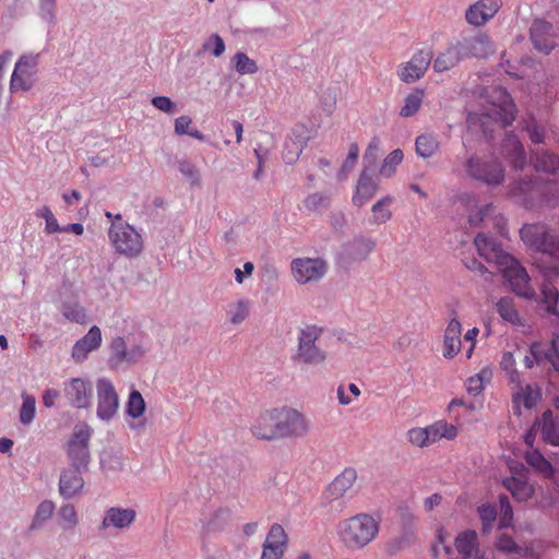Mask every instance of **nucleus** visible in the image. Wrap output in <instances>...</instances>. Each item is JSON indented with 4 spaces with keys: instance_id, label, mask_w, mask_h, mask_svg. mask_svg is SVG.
Returning <instances> with one entry per match:
<instances>
[{
    "instance_id": "nucleus-1",
    "label": "nucleus",
    "mask_w": 559,
    "mask_h": 559,
    "mask_svg": "<svg viewBox=\"0 0 559 559\" xmlns=\"http://www.w3.org/2000/svg\"><path fill=\"white\" fill-rule=\"evenodd\" d=\"M474 243L480 257L499 267L516 295L526 299H531L535 295L530 285L526 270L513 255L506 252L495 238L480 233L475 237Z\"/></svg>"
},
{
    "instance_id": "nucleus-61",
    "label": "nucleus",
    "mask_w": 559,
    "mask_h": 559,
    "mask_svg": "<svg viewBox=\"0 0 559 559\" xmlns=\"http://www.w3.org/2000/svg\"><path fill=\"white\" fill-rule=\"evenodd\" d=\"M528 138L534 144H540L545 139V130L535 120L531 121L526 126Z\"/></svg>"
},
{
    "instance_id": "nucleus-32",
    "label": "nucleus",
    "mask_w": 559,
    "mask_h": 559,
    "mask_svg": "<svg viewBox=\"0 0 559 559\" xmlns=\"http://www.w3.org/2000/svg\"><path fill=\"white\" fill-rule=\"evenodd\" d=\"M540 432L544 441L551 445L559 444V423L552 417L551 411H546L543 414L540 423Z\"/></svg>"
},
{
    "instance_id": "nucleus-19",
    "label": "nucleus",
    "mask_w": 559,
    "mask_h": 559,
    "mask_svg": "<svg viewBox=\"0 0 559 559\" xmlns=\"http://www.w3.org/2000/svg\"><path fill=\"white\" fill-rule=\"evenodd\" d=\"M87 469L70 466L60 473L59 493L63 499L70 500L79 496L84 488L85 481L82 474Z\"/></svg>"
},
{
    "instance_id": "nucleus-6",
    "label": "nucleus",
    "mask_w": 559,
    "mask_h": 559,
    "mask_svg": "<svg viewBox=\"0 0 559 559\" xmlns=\"http://www.w3.org/2000/svg\"><path fill=\"white\" fill-rule=\"evenodd\" d=\"M108 237L116 251L120 254L135 258L142 252V236L133 226L126 222H111Z\"/></svg>"
},
{
    "instance_id": "nucleus-10",
    "label": "nucleus",
    "mask_w": 559,
    "mask_h": 559,
    "mask_svg": "<svg viewBox=\"0 0 559 559\" xmlns=\"http://www.w3.org/2000/svg\"><path fill=\"white\" fill-rule=\"evenodd\" d=\"M321 333L322 329L316 325H308L300 330L298 334V348L294 356L296 362L317 366L325 360V352L316 345Z\"/></svg>"
},
{
    "instance_id": "nucleus-50",
    "label": "nucleus",
    "mask_w": 559,
    "mask_h": 559,
    "mask_svg": "<svg viewBox=\"0 0 559 559\" xmlns=\"http://www.w3.org/2000/svg\"><path fill=\"white\" fill-rule=\"evenodd\" d=\"M235 69L240 74H253L258 71L255 61L250 59L245 52H237L233 59Z\"/></svg>"
},
{
    "instance_id": "nucleus-13",
    "label": "nucleus",
    "mask_w": 559,
    "mask_h": 559,
    "mask_svg": "<svg viewBox=\"0 0 559 559\" xmlns=\"http://www.w3.org/2000/svg\"><path fill=\"white\" fill-rule=\"evenodd\" d=\"M292 273L299 284L320 281L328 271L321 258H297L292 261Z\"/></svg>"
},
{
    "instance_id": "nucleus-34",
    "label": "nucleus",
    "mask_w": 559,
    "mask_h": 559,
    "mask_svg": "<svg viewBox=\"0 0 559 559\" xmlns=\"http://www.w3.org/2000/svg\"><path fill=\"white\" fill-rule=\"evenodd\" d=\"M503 486L518 501L528 500L534 492L533 487L527 481L516 477L506 478L503 480Z\"/></svg>"
},
{
    "instance_id": "nucleus-37",
    "label": "nucleus",
    "mask_w": 559,
    "mask_h": 559,
    "mask_svg": "<svg viewBox=\"0 0 559 559\" xmlns=\"http://www.w3.org/2000/svg\"><path fill=\"white\" fill-rule=\"evenodd\" d=\"M528 353L534 358L537 366H542L546 362L552 366V361L557 359L552 349V342H550V346L542 342H534L531 344Z\"/></svg>"
},
{
    "instance_id": "nucleus-16",
    "label": "nucleus",
    "mask_w": 559,
    "mask_h": 559,
    "mask_svg": "<svg viewBox=\"0 0 559 559\" xmlns=\"http://www.w3.org/2000/svg\"><path fill=\"white\" fill-rule=\"evenodd\" d=\"M432 60L430 50H418L409 61L402 63L399 68V76L405 83L418 81L428 70Z\"/></svg>"
},
{
    "instance_id": "nucleus-56",
    "label": "nucleus",
    "mask_w": 559,
    "mask_h": 559,
    "mask_svg": "<svg viewBox=\"0 0 559 559\" xmlns=\"http://www.w3.org/2000/svg\"><path fill=\"white\" fill-rule=\"evenodd\" d=\"M203 50L211 51L213 53V56L219 57L225 51V43L219 35L213 34L203 44Z\"/></svg>"
},
{
    "instance_id": "nucleus-53",
    "label": "nucleus",
    "mask_w": 559,
    "mask_h": 559,
    "mask_svg": "<svg viewBox=\"0 0 559 559\" xmlns=\"http://www.w3.org/2000/svg\"><path fill=\"white\" fill-rule=\"evenodd\" d=\"M176 165L178 170L190 181L191 186L199 185L200 173L192 163L188 159H178Z\"/></svg>"
},
{
    "instance_id": "nucleus-9",
    "label": "nucleus",
    "mask_w": 559,
    "mask_h": 559,
    "mask_svg": "<svg viewBox=\"0 0 559 559\" xmlns=\"http://www.w3.org/2000/svg\"><path fill=\"white\" fill-rule=\"evenodd\" d=\"M93 429L86 423H79L74 426L73 433L67 443V455L71 466L88 468L91 462L90 440Z\"/></svg>"
},
{
    "instance_id": "nucleus-23",
    "label": "nucleus",
    "mask_w": 559,
    "mask_h": 559,
    "mask_svg": "<svg viewBox=\"0 0 559 559\" xmlns=\"http://www.w3.org/2000/svg\"><path fill=\"white\" fill-rule=\"evenodd\" d=\"M501 152L510 160L515 170H522L526 164V155L519 138L512 133H506L502 141Z\"/></svg>"
},
{
    "instance_id": "nucleus-27",
    "label": "nucleus",
    "mask_w": 559,
    "mask_h": 559,
    "mask_svg": "<svg viewBox=\"0 0 559 559\" xmlns=\"http://www.w3.org/2000/svg\"><path fill=\"white\" fill-rule=\"evenodd\" d=\"M461 333H462V325L460 321L456 318H453L444 332V350L443 356L445 358H452L454 357L459 352L461 347Z\"/></svg>"
},
{
    "instance_id": "nucleus-62",
    "label": "nucleus",
    "mask_w": 559,
    "mask_h": 559,
    "mask_svg": "<svg viewBox=\"0 0 559 559\" xmlns=\"http://www.w3.org/2000/svg\"><path fill=\"white\" fill-rule=\"evenodd\" d=\"M152 105L160 111L173 114L176 110L175 103L167 96H155L152 98Z\"/></svg>"
},
{
    "instance_id": "nucleus-31",
    "label": "nucleus",
    "mask_w": 559,
    "mask_h": 559,
    "mask_svg": "<svg viewBox=\"0 0 559 559\" xmlns=\"http://www.w3.org/2000/svg\"><path fill=\"white\" fill-rule=\"evenodd\" d=\"M440 150V141L435 133H423L415 140V152L421 158H429Z\"/></svg>"
},
{
    "instance_id": "nucleus-21",
    "label": "nucleus",
    "mask_w": 559,
    "mask_h": 559,
    "mask_svg": "<svg viewBox=\"0 0 559 559\" xmlns=\"http://www.w3.org/2000/svg\"><path fill=\"white\" fill-rule=\"evenodd\" d=\"M552 25L544 20H535L531 26L530 35L534 48L548 55L555 47L551 37Z\"/></svg>"
},
{
    "instance_id": "nucleus-12",
    "label": "nucleus",
    "mask_w": 559,
    "mask_h": 559,
    "mask_svg": "<svg viewBox=\"0 0 559 559\" xmlns=\"http://www.w3.org/2000/svg\"><path fill=\"white\" fill-rule=\"evenodd\" d=\"M97 417L109 421L118 412L119 397L110 380L100 378L96 382Z\"/></svg>"
},
{
    "instance_id": "nucleus-48",
    "label": "nucleus",
    "mask_w": 559,
    "mask_h": 559,
    "mask_svg": "<svg viewBox=\"0 0 559 559\" xmlns=\"http://www.w3.org/2000/svg\"><path fill=\"white\" fill-rule=\"evenodd\" d=\"M57 0H38V15L50 27L57 23Z\"/></svg>"
},
{
    "instance_id": "nucleus-43",
    "label": "nucleus",
    "mask_w": 559,
    "mask_h": 559,
    "mask_svg": "<svg viewBox=\"0 0 559 559\" xmlns=\"http://www.w3.org/2000/svg\"><path fill=\"white\" fill-rule=\"evenodd\" d=\"M287 542L288 537L285 533V530L282 525L275 523L271 526L263 545L284 550Z\"/></svg>"
},
{
    "instance_id": "nucleus-3",
    "label": "nucleus",
    "mask_w": 559,
    "mask_h": 559,
    "mask_svg": "<svg viewBox=\"0 0 559 559\" xmlns=\"http://www.w3.org/2000/svg\"><path fill=\"white\" fill-rule=\"evenodd\" d=\"M252 432L259 439L265 440L299 437L307 432V425L299 412L294 408L282 407L261 414L252 428Z\"/></svg>"
},
{
    "instance_id": "nucleus-35",
    "label": "nucleus",
    "mask_w": 559,
    "mask_h": 559,
    "mask_svg": "<svg viewBox=\"0 0 559 559\" xmlns=\"http://www.w3.org/2000/svg\"><path fill=\"white\" fill-rule=\"evenodd\" d=\"M455 548L464 559L471 558L477 548L476 532L474 530L461 532L455 538Z\"/></svg>"
},
{
    "instance_id": "nucleus-38",
    "label": "nucleus",
    "mask_w": 559,
    "mask_h": 559,
    "mask_svg": "<svg viewBox=\"0 0 559 559\" xmlns=\"http://www.w3.org/2000/svg\"><path fill=\"white\" fill-rule=\"evenodd\" d=\"M496 309L499 316L504 320L512 324H520L521 319L519 312L516 311L513 299L510 297H502L496 304Z\"/></svg>"
},
{
    "instance_id": "nucleus-2",
    "label": "nucleus",
    "mask_w": 559,
    "mask_h": 559,
    "mask_svg": "<svg viewBox=\"0 0 559 559\" xmlns=\"http://www.w3.org/2000/svg\"><path fill=\"white\" fill-rule=\"evenodd\" d=\"M533 164L537 171L551 176L547 183L542 185L537 181L522 179L518 182V188L522 193H530L527 201L533 203L535 195L537 202L548 206H556L559 202V157L548 151H533Z\"/></svg>"
},
{
    "instance_id": "nucleus-28",
    "label": "nucleus",
    "mask_w": 559,
    "mask_h": 559,
    "mask_svg": "<svg viewBox=\"0 0 559 559\" xmlns=\"http://www.w3.org/2000/svg\"><path fill=\"white\" fill-rule=\"evenodd\" d=\"M540 397H542L540 390L538 388H534L531 384H527L525 388L522 389L521 392H518L513 395V399H512L513 413L515 415L520 416L521 415V407H520L521 403L523 404V406L526 409H531L534 406H536V404L538 403Z\"/></svg>"
},
{
    "instance_id": "nucleus-42",
    "label": "nucleus",
    "mask_w": 559,
    "mask_h": 559,
    "mask_svg": "<svg viewBox=\"0 0 559 559\" xmlns=\"http://www.w3.org/2000/svg\"><path fill=\"white\" fill-rule=\"evenodd\" d=\"M424 98V92L421 90H415L408 94L404 99V106L401 108L400 115L408 118L414 116L420 108Z\"/></svg>"
},
{
    "instance_id": "nucleus-49",
    "label": "nucleus",
    "mask_w": 559,
    "mask_h": 559,
    "mask_svg": "<svg viewBox=\"0 0 559 559\" xmlns=\"http://www.w3.org/2000/svg\"><path fill=\"white\" fill-rule=\"evenodd\" d=\"M55 504L45 500L40 502L36 509L35 515L33 518L32 524L29 526L31 530H36L40 527L53 513Z\"/></svg>"
},
{
    "instance_id": "nucleus-7",
    "label": "nucleus",
    "mask_w": 559,
    "mask_h": 559,
    "mask_svg": "<svg viewBox=\"0 0 559 559\" xmlns=\"http://www.w3.org/2000/svg\"><path fill=\"white\" fill-rule=\"evenodd\" d=\"M523 241L551 259L559 261V235L539 225H524L520 231Z\"/></svg>"
},
{
    "instance_id": "nucleus-29",
    "label": "nucleus",
    "mask_w": 559,
    "mask_h": 559,
    "mask_svg": "<svg viewBox=\"0 0 559 559\" xmlns=\"http://www.w3.org/2000/svg\"><path fill=\"white\" fill-rule=\"evenodd\" d=\"M414 542L415 530L413 520L409 518V521L404 524L401 534L386 543L385 549L390 555H395L400 550L411 546Z\"/></svg>"
},
{
    "instance_id": "nucleus-25",
    "label": "nucleus",
    "mask_w": 559,
    "mask_h": 559,
    "mask_svg": "<svg viewBox=\"0 0 559 559\" xmlns=\"http://www.w3.org/2000/svg\"><path fill=\"white\" fill-rule=\"evenodd\" d=\"M498 10V0H480L468 8L465 17L469 24L479 26L491 19Z\"/></svg>"
},
{
    "instance_id": "nucleus-58",
    "label": "nucleus",
    "mask_w": 559,
    "mask_h": 559,
    "mask_svg": "<svg viewBox=\"0 0 559 559\" xmlns=\"http://www.w3.org/2000/svg\"><path fill=\"white\" fill-rule=\"evenodd\" d=\"M59 515L66 523L63 528L73 527L78 524V514L73 504H63L59 510Z\"/></svg>"
},
{
    "instance_id": "nucleus-41",
    "label": "nucleus",
    "mask_w": 559,
    "mask_h": 559,
    "mask_svg": "<svg viewBox=\"0 0 559 559\" xmlns=\"http://www.w3.org/2000/svg\"><path fill=\"white\" fill-rule=\"evenodd\" d=\"M543 302L546 305L545 311L549 314L559 316L557 302L559 292L551 283H545L542 287Z\"/></svg>"
},
{
    "instance_id": "nucleus-20",
    "label": "nucleus",
    "mask_w": 559,
    "mask_h": 559,
    "mask_svg": "<svg viewBox=\"0 0 559 559\" xmlns=\"http://www.w3.org/2000/svg\"><path fill=\"white\" fill-rule=\"evenodd\" d=\"M135 516L136 513L133 509L111 507L105 511V515L99 528L104 531L111 527L117 530H124L135 521Z\"/></svg>"
},
{
    "instance_id": "nucleus-30",
    "label": "nucleus",
    "mask_w": 559,
    "mask_h": 559,
    "mask_svg": "<svg viewBox=\"0 0 559 559\" xmlns=\"http://www.w3.org/2000/svg\"><path fill=\"white\" fill-rule=\"evenodd\" d=\"M464 60L457 43L449 46L445 51L439 53L433 61V69L437 72H444L454 68Z\"/></svg>"
},
{
    "instance_id": "nucleus-26",
    "label": "nucleus",
    "mask_w": 559,
    "mask_h": 559,
    "mask_svg": "<svg viewBox=\"0 0 559 559\" xmlns=\"http://www.w3.org/2000/svg\"><path fill=\"white\" fill-rule=\"evenodd\" d=\"M378 182L368 174L367 170H364L360 174V177L357 182L356 191L353 195L354 205L360 207L365 205L377 192Z\"/></svg>"
},
{
    "instance_id": "nucleus-11",
    "label": "nucleus",
    "mask_w": 559,
    "mask_h": 559,
    "mask_svg": "<svg viewBox=\"0 0 559 559\" xmlns=\"http://www.w3.org/2000/svg\"><path fill=\"white\" fill-rule=\"evenodd\" d=\"M39 55H23L15 63L10 81L12 93L28 91L33 87L37 73Z\"/></svg>"
},
{
    "instance_id": "nucleus-39",
    "label": "nucleus",
    "mask_w": 559,
    "mask_h": 559,
    "mask_svg": "<svg viewBox=\"0 0 559 559\" xmlns=\"http://www.w3.org/2000/svg\"><path fill=\"white\" fill-rule=\"evenodd\" d=\"M477 513L481 522L483 533H490L498 515L496 506L489 502L483 503L477 508Z\"/></svg>"
},
{
    "instance_id": "nucleus-18",
    "label": "nucleus",
    "mask_w": 559,
    "mask_h": 559,
    "mask_svg": "<svg viewBox=\"0 0 559 559\" xmlns=\"http://www.w3.org/2000/svg\"><path fill=\"white\" fill-rule=\"evenodd\" d=\"M463 59L466 58H486L493 52V45L488 35L477 33L467 36L457 41Z\"/></svg>"
},
{
    "instance_id": "nucleus-52",
    "label": "nucleus",
    "mask_w": 559,
    "mask_h": 559,
    "mask_svg": "<svg viewBox=\"0 0 559 559\" xmlns=\"http://www.w3.org/2000/svg\"><path fill=\"white\" fill-rule=\"evenodd\" d=\"M250 301L240 299L235 305H231L228 312L230 314V322L239 324L246 320L249 314Z\"/></svg>"
},
{
    "instance_id": "nucleus-64",
    "label": "nucleus",
    "mask_w": 559,
    "mask_h": 559,
    "mask_svg": "<svg viewBox=\"0 0 559 559\" xmlns=\"http://www.w3.org/2000/svg\"><path fill=\"white\" fill-rule=\"evenodd\" d=\"M192 124V119L189 116H180L175 120V132L176 134L183 135L188 134Z\"/></svg>"
},
{
    "instance_id": "nucleus-24",
    "label": "nucleus",
    "mask_w": 559,
    "mask_h": 559,
    "mask_svg": "<svg viewBox=\"0 0 559 559\" xmlns=\"http://www.w3.org/2000/svg\"><path fill=\"white\" fill-rule=\"evenodd\" d=\"M357 479V472L353 467H346L325 490L326 499L333 501L338 500L353 487Z\"/></svg>"
},
{
    "instance_id": "nucleus-63",
    "label": "nucleus",
    "mask_w": 559,
    "mask_h": 559,
    "mask_svg": "<svg viewBox=\"0 0 559 559\" xmlns=\"http://www.w3.org/2000/svg\"><path fill=\"white\" fill-rule=\"evenodd\" d=\"M359 154V147L356 143H352L349 146V151L347 154L346 159L343 163V166L341 168V174H346L347 171H350L354 167V165L357 162Z\"/></svg>"
},
{
    "instance_id": "nucleus-51",
    "label": "nucleus",
    "mask_w": 559,
    "mask_h": 559,
    "mask_svg": "<svg viewBox=\"0 0 559 559\" xmlns=\"http://www.w3.org/2000/svg\"><path fill=\"white\" fill-rule=\"evenodd\" d=\"M304 204L309 212H320L330 205V198L323 193L314 192L306 198Z\"/></svg>"
},
{
    "instance_id": "nucleus-22",
    "label": "nucleus",
    "mask_w": 559,
    "mask_h": 559,
    "mask_svg": "<svg viewBox=\"0 0 559 559\" xmlns=\"http://www.w3.org/2000/svg\"><path fill=\"white\" fill-rule=\"evenodd\" d=\"M102 340L100 329L97 325H93L88 332L73 345L72 358L75 361L85 360L90 353L99 348Z\"/></svg>"
},
{
    "instance_id": "nucleus-36",
    "label": "nucleus",
    "mask_w": 559,
    "mask_h": 559,
    "mask_svg": "<svg viewBox=\"0 0 559 559\" xmlns=\"http://www.w3.org/2000/svg\"><path fill=\"white\" fill-rule=\"evenodd\" d=\"M60 310L71 322L83 324L86 321L85 309L75 299L62 300Z\"/></svg>"
},
{
    "instance_id": "nucleus-60",
    "label": "nucleus",
    "mask_w": 559,
    "mask_h": 559,
    "mask_svg": "<svg viewBox=\"0 0 559 559\" xmlns=\"http://www.w3.org/2000/svg\"><path fill=\"white\" fill-rule=\"evenodd\" d=\"M228 518H229V511L227 509L216 510L213 515V519L207 522L206 530L207 531H216V530L222 528V526L224 525V523H226Z\"/></svg>"
},
{
    "instance_id": "nucleus-15",
    "label": "nucleus",
    "mask_w": 559,
    "mask_h": 559,
    "mask_svg": "<svg viewBox=\"0 0 559 559\" xmlns=\"http://www.w3.org/2000/svg\"><path fill=\"white\" fill-rule=\"evenodd\" d=\"M374 248V242L367 237L358 236L342 246L338 253V263L349 267L356 262L365 260Z\"/></svg>"
},
{
    "instance_id": "nucleus-54",
    "label": "nucleus",
    "mask_w": 559,
    "mask_h": 559,
    "mask_svg": "<svg viewBox=\"0 0 559 559\" xmlns=\"http://www.w3.org/2000/svg\"><path fill=\"white\" fill-rule=\"evenodd\" d=\"M501 515L499 519V528L510 527L513 520V510L509 498L506 495L499 497Z\"/></svg>"
},
{
    "instance_id": "nucleus-47",
    "label": "nucleus",
    "mask_w": 559,
    "mask_h": 559,
    "mask_svg": "<svg viewBox=\"0 0 559 559\" xmlns=\"http://www.w3.org/2000/svg\"><path fill=\"white\" fill-rule=\"evenodd\" d=\"M526 463L545 476L552 474L551 464L538 451H532L525 455Z\"/></svg>"
},
{
    "instance_id": "nucleus-44",
    "label": "nucleus",
    "mask_w": 559,
    "mask_h": 559,
    "mask_svg": "<svg viewBox=\"0 0 559 559\" xmlns=\"http://www.w3.org/2000/svg\"><path fill=\"white\" fill-rule=\"evenodd\" d=\"M23 403L20 408L19 418L22 425L27 426L33 423L36 414V400L33 395L22 394Z\"/></svg>"
},
{
    "instance_id": "nucleus-17",
    "label": "nucleus",
    "mask_w": 559,
    "mask_h": 559,
    "mask_svg": "<svg viewBox=\"0 0 559 559\" xmlns=\"http://www.w3.org/2000/svg\"><path fill=\"white\" fill-rule=\"evenodd\" d=\"M109 349L108 364L110 368L115 369L119 368L122 364H134L144 355L143 348L139 345L128 348L124 338L121 336H116L111 340Z\"/></svg>"
},
{
    "instance_id": "nucleus-46",
    "label": "nucleus",
    "mask_w": 559,
    "mask_h": 559,
    "mask_svg": "<svg viewBox=\"0 0 559 559\" xmlns=\"http://www.w3.org/2000/svg\"><path fill=\"white\" fill-rule=\"evenodd\" d=\"M404 157L403 151L396 148L392 151L383 160L380 168V175L385 178H390L396 171V167L402 163Z\"/></svg>"
},
{
    "instance_id": "nucleus-40",
    "label": "nucleus",
    "mask_w": 559,
    "mask_h": 559,
    "mask_svg": "<svg viewBox=\"0 0 559 559\" xmlns=\"http://www.w3.org/2000/svg\"><path fill=\"white\" fill-rule=\"evenodd\" d=\"M393 203V198L390 195H386L382 198L381 200L377 201L372 205V221L376 224H383L388 222L392 213L390 211V205Z\"/></svg>"
},
{
    "instance_id": "nucleus-55",
    "label": "nucleus",
    "mask_w": 559,
    "mask_h": 559,
    "mask_svg": "<svg viewBox=\"0 0 559 559\" xmlns=\"http://www.w3.org/2000/svg\"><path fill=\"white\" fill-rule=\"evenodd\" d=\"M36 215L38 217H41V218H44L46 221L45 230L48 234H55V233H60L61 231V226L59 225L57 218L52 214L50 207L43 206L41 209H39L36 212Z\"/></svg>"
},
{
    "instance_id": "nucleus-33",
    "label": "nucleus",
    "mask_w": 559,
    "mask_h": 559,
    "mask_svg": "<svg viewBox=\"0 0 559 559\" xmlns=\"http://www.w3.org/2000/svg\"><path fill=\"white\" fill-rule=\"evenodd\" d=\"M426 430L429 437L430 444L439 441L442 438L453 440L457 436L456 426L448 424L447 421L443 420H438L432 425L427 426Z\"/></svg>"
},
{
    "instance_id": "nucleus-8",
    "label": "nucleus",
    "mask_w": 559,
    "mask_h": 559,
    "mask_svg": "<svg viewBox=\"0 0 559 559\" xmlns=\"http://www.w3.org/2000/svg\"><path fill=\"white\" fill-rule=\"evenodd\" d=\"M465 171L472 179L488 186H499L504 180V168L493 158L472 155L465 163Z\"/></svg>"
},
{
    "instance_id": "nucleus-45",
    "label": "nucleus",
    "mask_w": 559,
    "mask_h": 559,
    "mask_svg": "<svg viewBox=\"0 0 559 559\" xmlns=\"http://www.w3.org/2000/svg\"><path fill=\"white\" fill-rule=\"evenodd\" d=\"M145 407L142 394L136 390H132L127 402V415L132 418H139L144 414Z\"/></svg>"
},
{
    "instance_id": "nucleus-57",
    "label": "nucleus",
    "mask_w": 559,
    "mask_h": 559,
    "mask_svg": "<svg viewBox=\"0 0 559 559\" xmlns=\"http://www.w3.org/2000/svg\"><path fill=\"white\" fill-rule=\"evenodd\" d=\"M500 365L501 368L509 373L510 381L514 382L519 380V373L515 368L516 361L511 352L503 353Z\"/></svg>"
},
{
    "instance_id": "nucleus-4",
    "label": "nucleus",
    "mask_w": 559,
    "mask_h": 559,
    "mask_svg": "<svg viewBox=\"0 0 559 559\" xmlns=\"http://www.w3.org/2000/svg\"><path fill=\"white\" fill-rule=\"evenodd\" d=\"M495 93L499 103L492 102L480 112H468L466 119L469 129L478 128L486 136L493 132V126L504 128L515 118V105L508 92L504 88H497Z\"/></svg>"
},
{
    "instance_id": "nucleus-14",
    "label": "nucleus",
    "mask_w": 559,
    "mask_h": 559,
    "mask_svg": "<svg viewBox=\"0 0 559 559\" xmlns=\"http://www.w3.org/2000/svg\"><path fill=\"white\" fill-rule=\"evenodd\" d=\"M63 394L68 403L78 409L88 408L93 400V384L90 380L72 378L63 383Z\"/></svg>"
},
{
    "instance_id": "nucleus-5",
    "label": "nucleus",
    "mask_w": 559,
    "mask_h": 559,
    "mask_svg": "<svg viewBox=\"0 0 559 559\" xmlns=\"http://www.w3.org/2000/svg\"><path fill=\"white\" fill-rule=\"evenodd\" d=\"M380 531V523L368 513H359L337 524V536L343 546L357 551L364 549L376 539Z\"/></svg>"
},
{
    "instance_id": "nucleus-59",
    "label": "nucleus",
    "mask_w": 559,
    "mask_h": 559,
    "mask_svg": "<svg viewBox=\"0 0 559 559\" xmlns=\"http://www.w3.org/2000/svg\"><path fill=\"white\" fill-rule=\"evenodd\" d=\"M408 440L412 444L421 448L430 444L426 427L411 429L408 431Z\"/></svg>"
}]
</instances>
